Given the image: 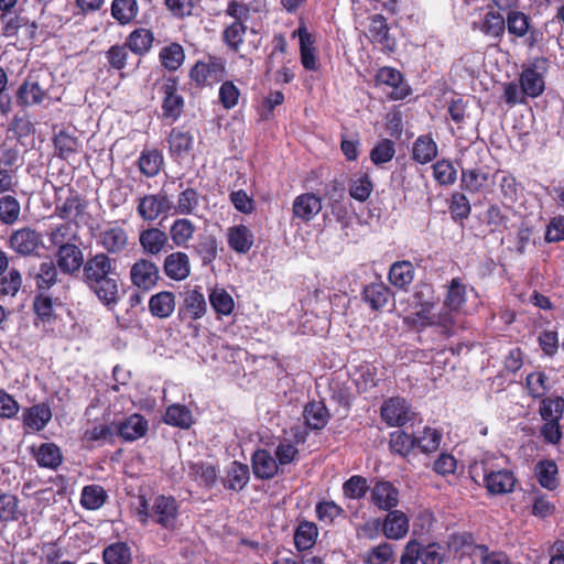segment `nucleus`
<instances>
[{"label":"nucleus","instance_id":"obj_1","mask_svg":"<svg viewBox=\"0 0 564 564\" xmlns=\"http://www.w3.org/2000/svg\"><path fill=\"white\" fill-rule=\"evenodd\" d=\"M82 271L83 283L102 305L113 307L119 303L120 273L115 258L96 252L87 257Z\"/></svg>","mask_w":564,"mask_h":564},{"label":"nucleus","instance_id":"obj_2","mask_svg":"<svg viewBox=\"0 0 564 564\" xmlns=\"http://www.w3.org/2000/svg\"><path fill=\"white\" fill-rule=\"evenodd\" d=\"M409 517L403 511L395 508L389 510L382 520L379 518L372 519L371 521H368L364 527L365 532L369 530L378 532V530H381L382 534L387 539L395 541L405 538L409 533Z\"/></svg>","mask_w":564,"mask_h":564},{"label":"nucleus","instance_id":"obj_3","mask_svg":"<svg viewBox=\"0 0 564 564\" xmlns=\"http://www.w3.org/2000/svg\"><path fill=\"white\" fill-rule=\"evenodd\" d=\"M8 247L18 256L35 257L44 247L43 237L36 229L24 226L12 230L7 240Z\"/></svg>","mask_w":564,"mask_h":564},{"label":"nucleus","instance_id":"obj_4","mask_svg":"<svg viewBox=\"0 0 564 564\" xmlns=\"http://www.w3.org/2000/svg\"><path fill=\"white\" fill-rule=\"evenodd\" d=\"M283 434L274 452L280 466L292 464L297 459L299 445L306 442L308 431L301 425H293L289 430H284Z\"/></svg>","mask_w":564,"mask_h":564},{"label":"nucleus","instance_id":"obj_5","mask_svg":"<svg viewBox=\"0 0 564 564\" xmlns=\"http://www.w3.org/2000/svg\"><path fill=\"white\" fill-rule=\"evenodd\" d=\"M180 80L177 76L163 77L160 86L162 94V117L163 119L175 122L180 119L184 111L185 100L182 95L177 93Z\"/></svg>","mask_w":564,"mask_h":564},{"label":"nucleus","instance_id":"obj_6","mask_svg":"<svg viewBox=\"0 0 564 564\" xmlns=\"http://www.w3.org/2000/svg\"><path fill=\"white\" fill-rule=\"evenodd\" d=\"M97 245L108 257L123 254L130 247L129 234L118 221L110 223L98 232Z\"/></svg>","mask_w":564,"mask_h":564},{"label":"nucleus","instance_id":"obj_7","mask_svg":"<svg viewBox=\"0 0 564 564\" xmlns=\"http://www.w3.org/2000/svg\"><path fill=\"white\" fill-rule=\"evenodd\" d=\"M129 279L134 288L148 293L161 281L160 268L151 259L140 258L130 267Z\"/></svg>","mask_w":564,"mask_h":564},{"label":"nucleus","instance_id":"obj_8","mask_svg":"<svg viewBox=\"0 0 564 564\" xmlns=\"http://www.w3.org/2000/svg\"><path fill=\"white\" fill-rule=\"evenodd\" d=\"M151 514L153 523L165 530L174 531L177 527L180 505L171 495H158L153 499Z\"/></svg>","mask_w":564,"mask_h":564},{"label":"nucleus","instance_id":"obj_9","mask_svg":"<svg viewBox=\"0 0 564 564\" xmlns=\"http://www.w3.org/2000/svg\"><path fill=\"white\" fill-rule=\"evenodd\" d=\"M173 204L166 192L160 191L158 194H145L138 198L137 214L143 221L152 223L161 215H169L172 212Z\"/></svg>","mask_w":564,"mask_h":564},{"label":"nucleus","instance_id":"obj_10","mask_svg":"<svg viewBox=\"0 0 564 564\" xmlns=\"http://www.w3.org/2000/svg\"><path fill=\"white\" fill-rule=\"evenodd\" d=\"M547 58L536 57L532 64L524 67L519 77V85L523 95L536 98L544 93L545 83L539 69H546Z\"/></svg>","mask_w":564,"mask_h":564},{"label":"nucleus","instance_id":"obj_11","mask_svg":"<svg viewBox=\"0 0 564 564\" xmlns=\"http://www.w3.org/2000/svg\"><path fill=\"white\" fill-rule=\"evenodd\" d=\"M382 421L390 427H402L411 420V406L402 397H390L380 408Z\"/></svg>","mask_w":564,"mask_h":564},{"label":"nucleus","instance_id":"obj_12","mask_svg":"<svg viewBox=\"0 0 564 564\" xmlns=\"http://www.w3.org/2000/svg\"><path fill=\"white\" fill-rule=\"evenodd\" d=\"M377 86H389L392 91L388 95L390 100H403L411 94V87L405 83L400 70L391 66L380 67L375 76Z\"/></svg>","mask_w":564,"mask_h":564},{"label":"nucleus","instance_id":"obj_13","mask_svg":"<svg viewBox=\"0 0 564 564\" xmlns=\"http://www.w3.org/2000/svg\"><path fill=\"white\" fill-rule=\"evenodd\" d=\"M367 36L372 44L379 45L383 53L394 52L395 39L390 34L388 21L382 14L377 13L369 18Z\"/></svg>","mask_w":564,"mask_h":564},{"label":"nucleus","instance_id":"obj_14","mask_svg":"<svg viewBox=\"0 0 564 564\" xmlns=\"http://www.w3.org/2000/svg\"><path fill=\"white\" fill-rule=\"evenodd\" d=\"M115 434L122 442H134L147 435L149 431L148 420L139 414L133 413L123 420L113 422Z\"/></svg>","mask_w":564,"mask_h":564},{"label":"nucleus","instance_id":"obj_15","mask_svg":"<svg viewBox=\"0 0 564 564\" xmlns=\"http://www.w3.org/2000/svg\"><path fill=\"white\" fill-rule=\"evenodd\" d=\"M56 265L62 273L76 275L85 264L84 252L80 247L74 242L69 246H61L55 253Z\"/></svg>","mask_w":564,"mask_h":564},{"label":"nucleus","instance_id":"obj_16","mask_svg":"<svg viewBox=\"0 0 564 564\" xmlns=\"http://www.w3.org/2000/svg\"><path fill=\"white\" fill-rule=\"evenodd\" d=\"M52 410L47 402H40L24 408L22 411V425L25 432H41L52 420Z\"/></svg>","mask_w":564,"mask_h":564},{"label":"nucleus","instance_id":"obj_17","mask_svg":"<svg viewBox=\"0 0 564 564\" xmlns=\"http://www.w3.org/2000/svg\"><path fill=\"white\" fill-rule=\"evenodd\" d=\"M59 304V299H53L46 292H35L32 300V312L34 315V325H52L57 318L55 305Z\"/></svg>","mask_w":564,"mask_h":564},{"label":"nucleus","instance_id":"obj_18","mask_svg":"<svg viewBox=\"0 0 564 564\" xmlns=\"http://www.w3.org/2000/svg\"><path fill=\"white\" fill-rule=\"evenodd\" d=\"M517 482V477L509 469L490 470L484 474V486L490 495L510 494L514 490Z\"/></svg>","mask_w":564,"mask_h":564},{"label":"nucleus","instance_id":"obj_19","mask_svg":"<svg viewBox=\"0 0 564 564\" xmlns=\"http://www.w3.org/2000/svg\"><path fill=\"white\" fill-rule=\"evenodd\" d=\"M399 489L388 480H378L370 489V500L380 510L389 511L399 505Z\"/></svg>","mask_w":564,"mask_h":564},{"label":"nucleus","instance_id":"obj_20","mask_svg":"<svg viewBox=\"0 0 564 564\" xmlns=\"http://www.w3.org/2000/svg\"><path fill=\"white\" fill-rule=\"evenodd\" d=\"M225 73V61L218 56H208L207 62L197 61L189 69V78L197 86H204L209 78Z\"/></svg>","mask_w":564,"mask_h":564},{"label":"nucleus","instance_id":"obj_21","mask_svg":"<svg viewBox=\"0 0 564 564\" xmlns=\"http://www.w3.org/2000/svg\"><path fill=\"white\" fill-rule=\"evenodd\" d=\"M191 260L186 252L178 250L164 258L163 272L170 280L184 281L191 275Z\"/></svg>","mask_w":564,"mask_h":564},{"label":"nucleus","instance_id":"obj_22","mask_svg":"<svg viewBox=\"0 0 564 564\" xmlns=\"http://www.w3.org/2000/svg\"><path fill=\"white\" fill-rule=\"evenodd\" d=\"M252 473L257 479L270 480L279 473L280 464L265 448H258L251 455Z\"/></svg>","mask_w":564,"mask_h":564},{"label":"nucleus","instance_id":"obj_23","mask_svg":"<svg viewBox=\"0 0 564 564\" xmlns=\"http://www.w3.org/2000/svg\"><path fill=\"white\" fill-rule=\"evenodd\" d=\"M169 235L158 227H149L140 231L139 243L145 254L158 256L164 251L169 245Z\"/></svg>","mask_w":564,"mask_h":564},{"label":"nucleus","instance_id":"obj_24","mask_svg":"<svg viewBox=\"0 0 564 564\" xmlns=\"http://www.w3.org/2000/svg\"><path fill=\"white\" fill-rule=\"evenodd\" d=\"M30 452L41 468L56 470L63 463L61 447L55 443H42L39 446L32 445Z\"/></svg>","mask_w":564,"mask_h":564},{"label":"nucleus","instance_id":"obj_25","mask_svg":"<svg viewBox=\"0 0 564 564\" xmlns=\"http://www.w3.org/2000/svg\"><path fill=\"white\" fill-rule=\"evenodd\" d=\"M197 231V226L186 217L175 218L169 228L172 247L188 248Z\"/></svg>","mask_w":564,"mask_h":564},{"label":"nucleus","instance_id":"obj_26","mask_svg":"<svg viewBox=\"0 0 564 564\" xmlns=\"http://www.w3.org/2000/svg\"><path fill=\"white\" fill-rule=\"evenodd\" d=\"M207 310L206 300L199 288L189 290L184 299L183 305L178 308L181 321L202 318Z\"/></svg>","mask_w":564,"mask_h":564},{"label":"nucleus","instance_id":"obj_27","mask_svg":"<svg viewBox=\"0 0 564 564\" xmlns=\"http://www.w3.org/2000/svg\"><path fill=\"white\" fill-rule=\"evenodd\" d=\"M321 210L322 198L314 193H303L293 200V216L304 223L311 221Z\"/></svg>","mask_w":564,"mask_h":564},{"label":"nucleus","instance_id":"obj_28","mask_svg":"<svg viewBox=\"0 0 564 564\" xmlns=\"http://www.w3.org/2000/svg\"><path fill=\"white\" fill-rule=\"evenodd\" d=\"M297 34L300 40V57L303 67L306 70L315 72L319 68V62L316 56L315 39L304 25H300L293 35Z\"/></svg>","mask_w":564,"mask_h":564},{"label":"nucleus","instance_id":"obj_29","mask_svg":"<svg viewBox=\"0 0 564 564\" xmlns=\"http://www.w3.org/2000/svg\"><path fill=\"white\" fill-rule=\"evenodd\" d=\"M46 97L47 91L31 77L25 79L15 93L17 104L23 108L41 105Z\"/></svg>","mask_w":564,"mask_h":564},{"label":"nucleus","instance_id":"obj_30","mask_svg":"<svg viewBox=\"0 0 564 564\" xmlns=\"http://www.w3.org/2000/svg\"><path fill=\"white\" fill-rule=\"evenodd\" d=\"M303 417L306 430L321 431L328 424L330 413L323 401L313 400L304 405Z\"/></svg>","mask_w":564,"mask_h":564},{"label":"nucleus","instance_id":"obj_31","mask_svg":"<svg viewBox=\"0 0 564 564\" xmlns=\"http://www.w3.org/2000/svg\"><path fill=\"white\" fill-rule=\"evenodd\" d=\"M228 247L239 254H246L254 243V236L246 225H235L227 229L226 234Z\"/></svg>","mask_w":564,"mask_h":564},{"label":"nucleus","instance_id":"obj_32","mask_svg":"<svg viewBox=\"0 0 564 564\" xmlns=\"http://www.w3.org/2000/svg\"><path fill=\"white\" fill-rule=\"evenodd\" d=\"M169 150L172 156L182 158L194 147V135L186 126L175 127L167 137Z\"/></svg>","mask_w":564,"mask_h":564},{"label":"nucleus","instance_id":"obj_33","mask_svg":"<svg viewBox=\"0 0 564 564\" xmlns=\"http://www.w3.org/2000/svg\"><path fill=\"white\" fill-rule=\"evenodd\" d=\"M250 480V470L247 464L238 460L231 462L226 469V475L221 484L226 490L239 492L248 485Z\"/></svg>","mask_w":564,"mask_h":564},{"label":"nucleus","instance_id":"obj_34","mask_svg":"<svg viewBox=\"0 0 564 564\" xmlns=\"http://www.w3.org/2000/svg\"><path fill=\"white\" fill-rule=\"evenodd\" d=\"M438 155V147L431 133L419 135L413 142L411 159L420 164H427Z\"/></svg>","mask_w":564,"mask_h":564},{"label":"nucleus","instance_id":"obj_35","mask_svg":"<svg viewBox=\"0 0 564 564\" xmlns=\"http://www.w3.org/2000/svg\"><path fill=\"white\" fill-rule=\"evenodd\" d=\"M104 564H133L132 546L126 541H116L106 545L101 553Z\"/></svg>","mask_w":564,"mask_h":564},{"label":"nucleus","instance_id":"obj_36","mask_svg":"<svg viewBox=\"0 0 564 564\" xmlns=\"http://www.w3.org/2000/svg\"><path fill=\"white\" fill-rule=\"evenodd\" d=\"M415 276V269L411 261L401 260L391 264L388 279L390 283L403 291H406Z\"/></svg>","mask_w":564,"mask_h":564},{"label":"nucleus","instance_id":"obj_37","mask_svg":"<svg viewBox=\"0 0 564 564\" xmlns=\"http://www.w3.org/2000/svg\"><path fill=\"white\" fill-rule=\"evenodd\" d=\"M218 466L208 462L198 460L188 463V477L207 488H213L217 482Z\"/></svg>","mask_w":564,"mask_h":564},{"label":"nucleus","instance_id":"obj_38","mask_svg":"<svg viewBox=\"0 0 564 564\" xmlns=\"http://www.w3.org/2000/svg\"><path fill=\"white\" fill-rule=\"evenodd\" d=\"M176 306V296L172 291H161L153 294L149 300V311L153 317L169 318Z\"/></svg>","mask_w":564,"mask_h":564},{"label":"nucleus","instance_id":"obj_39","mask_svg":"<svg viewBox=\"0 0 564 564\" xmlns=\"http://www.w3.org/2000/svg\"><path fill=\"white\" fill-rule=\"evenodd\" d=\"M362 300L372 311L383 308L392 296V292L383 282H375L366 285L362 290Z\"/></svg>","mask_w":564,"mask_h":564},{"label":"nucleus","instance_id":"obj_40","mask_svg":"<svg viewBox=\"0 0 564 564\" xmlns=\"http://www.w3.org/2000/svg\"><path fill=\"white\" fill-rule=\"evenodd\" d=\"M153 42L154 34L151 30L137 28L130 32L123 44L131 51V53L141 57L151 51Z\"/></svg>","mask_w":564,"mask_h":564},{"label":"nucleus","instance_id":"obj_41","mask_svg":"<svg viewBox=\"0 0 564 564\" xmlns=\"http://www.w3.org/2000/svg\"><path fill=\"white\" fill-rule=\"evenodd\" d=\"M318 538V528L317 525L307 520H302L299 522L294 530V545L299 552H304L311 550Z\"/></svg>","mask_w":564,"mask_h":564},{"label":"nucleus","instance_id":"obj_42","mask_svg":"<svg viewBox=\"0 0 564 564\" xmlns=\"http://www.w3.org/2000/svg\"><path fill=\"white\" fill-rule=\"evenodd\" d=\"M534 475L541 487L555 490L558 485V468L553 459H541L534 466Z\"/></svg>","mask_w":564,"mask_h":564},{"label":"nucleus","instance_id":"obj_43","mask_svg":"<svg viewBox=\"0 0 564 564\" xmlns=\"http://www.w3.org/2000/svg\"><path fill=\"white\" fill-rule=\"evenodd\" d=\"M456 315L457 312L442 306L437 313H434L429 327H434L440 335L449 338L456 334L458 328Z\"/></svg>","mask_w":564,"mask_h":564},{"label":"nucleus","instance_id":"obj_44","mask_svg":"<svg viewBox=\"0 0 564 564\" xmlns=\"http://www.w3.org/2000/svg\"><path fill=\"white\" fill-rule=\"evenodd\" d=\"M87 203L78 193L72 191V194L64 200L62 205H56L55 214L63 220L76 221L85 213Z\"/></svg>","mask_w":564,"mask_h":564},{"label":"nucleus","instance_id":"obj_45","mask_svg":"<svg viewBox=\"0 0 564 564\" xmlns=\"http://www.w3.org/2000/svg\"><path fill=\"white\" fill-rule=\"evenodd\" d=\"M130 52L131 51L124 44L110 46L105 53L109 67L117 72H122L128 67H130L131 70L135 69L140 64V59L132 63Z\"/></svg>","mask_w":564,"mask_h":564},{"label":"nucleus","instance_id":"obj_46","mask_svg":"<svg viewBox=\"0 0 564 564\" xmlns=\"http://www.w3.org/2000/svg\"><path fill=\"white\" fill-rule=\"evenodd\" d=\"M164 158L158 149H144L138 160V167L145 177H155L162 170Z\"/></svg>","mask_w":564,"mask_h":564},{"label":"nucleus","instance_id":"obj_47","mask_svg":"<svg viewBox=\"0 0 564 564\" xmlns=\"http://www.w3.org/2000/svg\"><path fill=\"white\" fill-rule=\"evenodd\" d=\"M58 267L52 261H43L34 275L36 292H48L58 282Z\"/></svg>","mask_w":564,"mask_h":564},{"label":"nucleus","instance_id":"obj_48","mask_svg":"<svg viewBox=\"0 0 564 564\" xmlns=\"http://www.w3.org/2000/svg\"><path fill=\"white\" fill-rule=\"evenodd\" d=\"M466 284L462 281L460 278H453L448 284L443 306L458 313L460 308L466 304Z\"/></svg>","mask_w":564,"mask_h":564},{"label":"nucleus","instance_id":"obj_49","mask_svg":"<svg viewBox=\"0 0 564 564\" xmlns=\"http://www.w3.org/2000/svg\"><path fill=\"white\" fill-rule=\"evenodd\" d=\"M23 286V276L21 271L12 267L0 275V300L6 297L13 299Z\"/></svg>","mask_w":564,"mask_h":564},{"label":"nucleus","instance_id":"obj_50","mask_svg":"<svg viewBox=\"0 0 564 564\" xmlns=\"http://www.w3.org/2000/svg\"><path fill=\"white\" fill-rule=\"evenodd\" d=\"M200 195L197 189L186 187L177 195L176 204L172 207V215H194L199 206Z\"/></svg>","mask_w":564,"mask_h":564},{"label":"nucleus","instance_id":"obj_51","mask_svg":"<svg viewBox=\"0 0 564 564\" xmlns=\"http://www.w3.org/2000/svg\"><path fill=\"white\" fill-rule=\"evenodd\" d=\"M373 187V182L367 173L355 174L348 183L350 197L359 203H365L369 199Z\"/></svg>","mask_w":564,"mask_h":564},{"label":"nucleus","instance_id":"obj_52","mask_svg":"<svg viewBox=\"0 0 564 564\" xmlns=\"http://www.w3.org/2000/svg\"><path fill=\"white\" fill-rule=\"evenodd\" d=\"M110 10L111 17L120 25L130 24L139 14L138 0H113Z\"/></svg>","mask_w":564,"mask_h":564},{"label":"nucleus","instance_id":"obj_53","mask_svg":"<svg viewBox=\"0 0 564 564\" xmlns=\"http://www.w3.org/2000/svg\"><path fill=\"white\" fill-rule=\"evenodd\" d=\"M355 384L359 392H367L379 383L378 369L370 362H361L355 371Z\"/></svg>","mask_w":564,"mask_h":564},{"label":"nucleus","instance_id":"obj_54","mask_svg":"<svg viewBox=\"0 0 564 564\" xmlns=\"http://www.w3.org/2000/svg\"><path fill=\"white\" fill-rule=\"evenodd\" d=\"M159 59L164 68L170 72H175L185 61L184 48L180 43L173 42L161 48Z\"/></svg>","mask_w":564,"mask_h":564},{"label":"nucleus","instance_id":"obj_55","mask_svg":"<svg viewBox=\"0 0 564 564\" xmlns=\"http://www.w3.org/2000/svg\"><path fill=\"white\" fill-rule=\"evenodd\" d=\"M192 250L200 259L203 265H209L218 256L217 239L212 235L200 236L197 242L192 246Z\"/></svg>","mask_w":564,"mask_h":564},{"label":"nucleus","instance_id":"obj_56","mask_svg":"<svg viewBox=\"0 0 564 564\" xmlns=\"http://www.w3.org/2000/svg\"><path fill=\"white\" fill-rule=\"evenodd\" d=\"M107 499V491L100 485H87L82 489L80 505L86 510L100 509Z\"/></svg>","mask_w":564,"mask_h":564},{"label":"nucleus","instance_id":"obj_57","mask_svg":"<svg viewBox=\"0 0 564 564\" xmlns=\"http://www.w3.org/2000/svg\"><path fill=\"white\" fill-rule=\"evenodd\" d=\"M539 414L543 421L560 422L564 414V398L554 395L541 399Z\"/></svg>","mask_w":564,"mask_h":564},{"label":"nucleus","instance_id":"obj_58","mask_svg":"<svg viewBox=\"0 0 564 564\" xmlns=\"http://www.w3.org/2000/svg\"><path fill=\"white\" fill-rule=\"evenodd\" d=\"M163 422L171 426L189 429L193 424V415L186 405L172 404L166 408Z\"/></svg>","mask_w":564,"mask_h":564},{"label":"nucleus","instance_id":"obj_59","mask_svg":"<svg viewBox=\"0 0 564 564\" xmlns=\"http://www.w3.org/2000/svg\"><path fill=\"white\" fill-rule=\"evenodd\" d=\"M115 436L113 422L111 424H104L95 421L90 427L84 431L83 441L87 443L113 444Z\"/></svg>","mask_w":564,"mask_h":564},{"label":"nucleus","instance_id":"obj_60","mask_svg":"<svg viewBox=\"0 0 564 564\" xmlns=\"http://www.w3.org/2000/svg\"><path fill=\"white\" fill-rule=\"evenodd\" d=\"M19 502V498L13 494H0V523L3 528H6L9 522L19 520L21 516Z\"/></svg>","mask_w":564,"mask_h":564},{"label":"nucleus","instance_id":"obj_61","mask_svg":"<svg viewBox=\"0 0 564 564\" xmlns=\"http://www.w3.org/2000/svg\"><path fill=\"white\" fill-rule=\"evenodd\" d=\"M488 183V174L479 169L462 170V189L475 194L482 191Z\"/></svg>","mask_w":564,"mask_h":564},{"label":"nucleus","instance_id":"obj_62","mask_svg":"<svg viewBox=\"0 0 564 564\" xmlns=\"http://www.w3.org/2000/svg\"><path fill=\"white\" fill-rule=\"evenodd\" d=\"M448 210L451 213L452 219L455 223H463L468 219L471 214V205L469 199L464 193L454 192L451 195Z\"/></svg>","mask_w":564,"mask_h":564},{"label":"nucleus","instance_id":"obj_63","mask_svg":"<svg viewBox=\"0 0 564 564\" xmlns=\"http://www.w3.org/2000/svg\"><path fill=\"white\" fill-rule=\"evenodd\" d=\"M474 556L478 564H511V560L506 552L492 550L487 544L475 545Z\"/></svg>","mask_w":564,"mask_h":564},{"label":"nucleus","instance_id":"obj_64","mask_svg":"<svg viewBox=\"0 0 564 564\" xmlns=\"http://www.w3.org/2000/svg\"><path fill=\"white\" fill-rule=\"evenodd\" d=\"M21 214L20 202L12 195L0 197V223L11 226L19 220Z\"/></svg>","mask_w":564,"mask_h":564}]
</instances>
